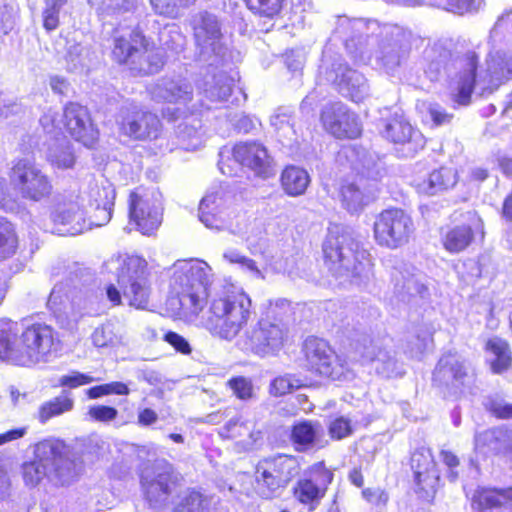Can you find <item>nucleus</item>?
Listing matches in <instances>:
<instances>
[{
    "instance_id": "obj_1",
    "label": "nucleus",
    "mask_w": 512,
    "mask_h": 512,
    "mask_svg": "<svg viewBox=\"0 0 512 512\" xmlns=\"http://www.w3.org/2000/svg\"><path fill=\"white\" fill-rule=\"evenodd\" d=\"M169 272L168 302L176 314L194 321L209 303L208 310L200 318V325L215 338L234 340L250 319V297L234 286L223 287L212 294V269L199 259L177 260Z\"/></svg>"
},
{
    "instance_id": "obj_2",
    "label": "nucleus",
    "mask_w": 512,
    "mask_h": 512,
    "mask_svg": "<svg viewBox=\"0 0 512 512\" xmlns=\"http://www.w3.org/2000/svg\"><path fill=\"white\" fill-rule=\"evenodd\" d=\"M334 33L357 65H369L388 76L398 77L408 63L412 34L403 27L387 24L380 28L376 21L342 16Z\"/></svg>"
},
{
    "instance_id": "obj_3",
    "label": "nucleus",
    "mask_w": 512,
    "mask_h": 512,
    "mask_svg": "<svg viewBox=\"0 0 512 512\" xmlns=\"http://www.w3.org/2000/svg\"><path fill=\"white\" fill-rule=\"evenodd\" d=\"M432 82L445 80L451 100L468 105L475 84L478 55L475 51L452 52L440 43L428 45L417 61Z\"/></svg>"
},
{
    "instance_id": "obj_4",
    "label": "nucleus",
    "mask_w": 512,
    "mask_h": 512,
    "mask_svg": "<svg viewBox=\"0 0 512 512\" xmlns=\"http://www.w3.org/2000/svg\"><path fill=\"white\" fill-rule=\"evenodd\" d=\"M393 279L395 280L394 293L396 297L411 307L420 306L424 310L421 320H412L402 344L404 354L418 359L432 344L433 334L437 329V325L431 319L435 311L426 301L429 295L425 283L426 276L412 268L411 271L407 269L404 272L394 273Z\"/></svg>"
},
{
    "instance_id": "obj_5",
    "label": "nucleus",
    "mask_w": 512,
    "mask_h": 512,
    "mask_svg": "<svg viewBox=\"0 0 512 512\" xmlns=\"http://www.w3.org/2000/svg\"><path fill=\"white\" fill-rule=\"evenodd\" d=\"M81 471V464L66 455L65 444L55 439L38 442L34 459L22 465L23 481L28 487L68 486Z\"/></svg>"
},
{
    "instance_id": "obj_6",
    "label": "nucleus",
    "mask_w": 512,
    "mask_h": 512,
    "mask_svg": "<svg viewBox=\"0 0 512 512\" xmlns=\"http://www.w3.org/2000/svg\"><path fill=\"white\" fill-rule=\"evenodd\" d=\"M104 269L109 273H116L117 284L120 290L110 284L106 288V295L114 305H120L122 296L129 306L136 309H145L150 296L149 272L147 261L138 255L112 256L104 263Z\"/></svg>"
},
{
    "instance_id": "obj_7",
    "label": "nucleus",
    "mask_w": 512,
    "mask_h": 512,
    "mask_svg": "<svg viewBox=\"0 0 512 512\" xmlns=\"http://www.w3.org/2000/svg\"><path fill=\"white\" fill-rule=\"evenodd\" d=\"M328 269L338 278L361 285L372 276V260L367 250L346 232L330 231L323 243Z\"/></svg>"
},
{
    "instance_id": "obj_8",
    "label": "nucleus",
    "mask_w": 512,
    "mask_h": 512,
    "mask_svg": "<svg viewBox=\"0 0 512 512\" xmlns=\"http://www.w3.org/2000/svg\"><path fill=\"white\" fill-rule=\"evenodd\" d=\"M338 158H346L351 168L361 175L358 183L343 184L340 191L344 208L350 213H357L376 197L379 168L364 149L355 146L343 147Z\"/></svg>"
},
{
    "instance_id": "obj_9",
    "label": "nucleus",
    "mask_w": 512,
    "mask_h": 512,
    "mask_svg": "<svg viewBox=\"0 0 512 512\" xmlns=\"http://www.w3.org/2000/svg\"><path fill=\"white\" fill-rule=\"evenodd\" d=\"M189 25L200 61L208 66H226L233 59L232 51L226 44L221 23L216 15L199 11L189 18Z\"/></svg>"
},
{
    "instance_id": "obj_10",
    "label": "nucleus",
    "mask_w": 512,
    "mask_h": 512,
    "mask_svg": "<svg viewBox=\"0 0 512 512\" xmlns=\"http://www.w3.org/2000/svg\"><path fill=\"white\" fill-rule=\"evenodd\" d=\"M318 77L335 86L337 91L353 102H362L370 94L365 76L351 68L341 56L332 57L324 50Z\"/></svg>"
},
{
    "instance_id": "obj_11",
    "label": "nucleus",
    "mask_w": 512,
    "mask_h": 512,
    "mask_svg": "<svg viewBox=\"0 0 512 512\" xmlns=\"http://www.w3.org/2000/svg\"><path fill=\"white\" fill-rule=\"evenodd\" d=\"M33 222L45 231L59 235H78L90 229V216L74 194L64 195L50 212L49 220L34 216Z\"/></svg>"
},
{
    "instance_id": "obj_12",
    "label": "nucleus",
    "mask_w": 512,
    "mask_h": 512,
    "mask_svg": "<svg viewBox=\"0 0 512 512\" xmlns=\"http://www.w3.org/2000/svg\"><path fill=\"white\" fill-rule=\"evenodd\" d=\"M9 180L14 190L24 200L41 202L48 199L53 192L51 178L31 158L14 160L10 168Z\"/></svg>"
},
{
    "instance_id": "obj_13",
    "label": "nucleus",
    "mask_w": 512,
    "mask_h": 512,
    "mask_svg": "<svg viewBox=\"0 0 512 512\" xmlns=\"http://www.w3.org/2000/svg\"><path fill=\"white\" fill-rule=\"evenodd\" d=\"M218 167L222 174L237 175L238 165L247 167L256 175L267 178L272 174L271 158L259 142H239L232 150H221Z\"/></svg>"
},
{
    "instance_id": "obj_14",
    "label": "nucleus",
    "mask_w": 512,
    "mask_h": 512,
    "mask_svg": "<svg viewBox=\"0 0 512 512\" xmlns=\"http://www.w3.org/2000/svg\"><path fill=\"white\" fill-rule=\"evenodd\" d=\"M20 355L14 359L18 366H32L47 362L60 349V340L54 329L44 323H34L20 336Z\"/></svg>"
},
{
    "instance_id": "obj_15",
    "label": "nucleus",
    "mask_w": 512,
    "mask_h": 512,
    "mask_svg": "<svg viewBox=\"0 0 512 512\" xmlns=\"http://www.w3.org/2000/svg\"><path fill=\"white\" fill-rule=\"evenodd\" d=\"M129 219L143 235H151L162 222L163 197L156 188L138 187L129 196Z\"/></svg>"
},
{
    "instance_id": "obj_16",
    "label": "nucleus",
    "mask_w": 512,
    "mask_h": 512,
    "mask_svg": "<svg viewBox=\"0 0 512 512\" xmlns=\"http://www.w3.org/2000/svg\"><path fill=\"white\" fill-rule=\"evenodd\" d=\"M415 227L411 216L400 208L383 210L373 225L375 242L384 248L397 249L406 245Z\"/></svg>"
},
{
    "instance_id": "obj_17",
    "label": "nucleus",
    "mask_w": 512,
    "mask_h": 512,
    "mask_svg": "<svg viewBox=\"0 0 512 512\" xmlns=\"http://www.w3.org/2000/svg\"><path fill=\"white\" fill-rule=\"evenodd\" d=\"M115 197L113 184L103 177L90 180L75 195V198L85 205L88 214L89 210H93L90 223L96 227H101L111 220Z\"/></svg>"
},
{
    "instance_id": "obj_18",
    "label": "nucleus",
    "mask_w": 512,
    "mask_h": 512,
    "mask_svg": "<svg viewBox=\"0 0 512 512\" xmlns=\"http://www.w3.org/2000/svg\"><path fill=\"white\" fill-rule=\"evenodd\" d=\"M302 350L305 365L312 372L332 380L346 378L348 370L345 364L325 340L309 337L304 341Z\"/></svg>"
},
{
    "instance_id": "obj_19",
    "label": "nucleus",
    "mask_w": 512,
    "mask_h": 512,
    "mask_svg": "<svg viewBox=\"0 0 512 512\" xmlns=\"http://www.w3.org/2000/svg\"><path fill=\"white\" fill-rule=\"evenodd\" d=\"M117 123L122 134L135 140H152L161 132V122L157 115L129 103L120 110Z\"/></svg>"
},
{
    "instance_id": "obj_20",
    "label": "nucleus",
    "mask_w": 512,
    "mask_h": 512,
    "mask_svg": "<svg viewBox=\"0 0 512 512\" xmlns=\"http://www.w3.org/2000/svg\"><path fill=\"white\" fill-rule=\"evenodd\" d=\"M286 331L280 323L261 319L248 329L241 340L242 349L264 356L279 351L284 343Z\"/></svg>"
},
{
    "instance_id": "obj_21",
    "label": "nucleus",
    "mask_w": 512,
    "mask_h": 512,
    "mask_svg": "<svg viewBox=\"0 0 512 512\" xmlns=\"http://www.w3.org/2000/svg\"><path fill=\"white\" fill-rule=\"evenodd\" d=\"M332 480V471L326 468L323 462L315 463L297 482L294 487V496L301 504L308 506L309 512H313L325 496Z\"/></svg>"
},
{
    "instance_id": "obj_22",
    "label": "nucleus",
    "mask_w": 512,
    "mask_h": 512,
    "mask_svg": "<svg viewBox=\"0 0 512 512\" xmlns=\"http://www.w3.org/2000/svg\"><path fill=\"white\" fill-rule=\"evenodd\" d=\"M140 483L150 504L156 505L165 501L176 486L172 466L165 460L156 461L142 470Z\"/></svg>"
},
{
    "instance_id": "obj_23",
    "label": "nucleus",
    "mask_w": 512,
    "mask_h": 512,
    "mask_svg": "<svg viewBox=\"0 0 512 512\" xmlns=\"http://www.w3.org/2000/svg\"><path fill=\"white\" fill-rule=\"evenodd\" d=\"M388 339L372 340L363 338L355 345L353 360L362 364H373L375 371L384 377H394L400 374L395 356L386 348Z\"/></svg>"
},
{
    "instance_id": "obj_24",
    "label": "nucleus",
    "mask_w": 512,
    "mask_h": 512,
    "mask_svg": "<svg viewBox=\"0 0 512 512\" xmlns=\"http://www.w3.org/2000/svg\"><path fill=\"white\" fill-rule=\"evenodd\" d=\"M234 214V209L228 204L227 194L221 187L209 191L199 205V220L209 229L231 228Z\"/></svg>"
},
{
    "instance_id": "obj_25",
    "label": "nucleus",
    "mask_w": 512,
    "mask_h": 512,
    "mask_svg": "<svg viewBox=\"0 0 512 512\" xmlns=\"http://www.w3.org/2000/svg\"><path fill=\"white\" fill-rule=\"evenodd\" d=\"M465 361L456 353L443 355L433 372V384L445 388L449 394L462 391V387L472 382Z\"/></svg>"
},
{
    "instance_id": "obj_26",
    "label": "nucleus",
    "mask_w": 512,
    "mask_h": 512,
    "mask_svg": "<svg viewBox=\"0 0 512 512\" xmlns=\"http://www.w3.org/2000/svg\"><path fill=\"white\" fill-rule=\"evenodd\" d=\"M321 121L326 131L336 138H356L361 134L357 115L342 102L327 104L321 112Z\"/></svg>"
},
{
    "instance_id": "obj_27",
    "label": "nucleus",
    "mask_w": 512,
    "mask_h": 512,
    "mask_svg": "<svg viewBox=\"0 0 512 512\" xmlns=\"http://www.w3.org/2000/svg\"><path fill=\"white\" fill-rule=\"evenodd\" d=\"M474 451L482 457L500 456L512 469V427L502 425L476 433Z\"/></svg>"
},
{
    "instance_id": "obj_28",
    "label": "nucleus",
    "mask_w": 512,
    "mask_h": 512,
    "mask_svg": "<svg viewBox=\"0 0 512 512\" xmlns=\"http://www.w3.org/2000/svg\"><path fill=\"white\" fill-rule=\"evenodd\" d=\"M416 493L424 500H431L437 489L439 474L429 449H417L411 456Z\"/></svg>"
},
{
    "instance_id": "obj_29",
    "label": "nucleus",
    "mask_w": 512,
    "mask_h": 512,
    "mask_svg": "<svg viewBox=\"0 0 512 512\" xmlns=\"http://www.w3.org/2000/svg\"><path fill=\"white\" fill-rule=\"evenodd\" d=\"M467 223L443 227L441 241L444 248L450 253H459L465 250L473 241L475 235L484 237V223L476 212H468Z\"/></svg>"
},
{
    "instance_id": "obj_30",
    "label": "nucleus",
    "mask_w": 512,
    "mask_h": 512,
    "mask_svg": "<svg viewBox=\"0 0 512 512\" xmlns=\"http://www.w3.org/2000/svg\"><path fill=\"white\" fill-rule=\"evenodd\" d=\"M87 297L82 289L72 285L71 280L56 283L52 288L47 307L60 318L62 315L75 316L86 308Z\"/></svg>"
},
{
    "instance_id": "obj_31",
    "label": "nucleus",
    "mask_w": 512,
    "mask_h": 512,
    "mask_svg": "<svg viewBox=\"0 0 512 512\" xmlns=\"http://www.w3.org/2000/svg\"><path fill=\"white\" fill-rule=\"evenodd\" d=\"M62 124L76 141L86 147L93 146L98 138V131L91 122L88 110L80 104L69 103L65 106Z\"/></svg>"
},
{
    "instance_id": "obj_32",
    "label": "nucleus",
    "mask_w": 512,
    "mask_h": 512,
    "mask_svg": "<svg viewBox=\"0 0 512 512\" xmlns=\"http://www.w3.org/2000/svg\"><path fill=\"white\" fill-rule=\"evenodd\" d=\"M382 134L394 144L401 145L405 157H413L425 146L422 133L403 117H394L386 122Z\"/></svg>"
},
{
    "instance_id": "obj_33",
    "label": "nucleus",
    "mask_w": 512,
    "mask_h": 512,
    "mask_svg": "<svg viewBox=\"0 0 512 512\" xmlns=\"http://www.w3.org/2000/svg\"><path fill=\"white\" fill-rule=\"evenodd\" d=\"M218 67L209 66L200 86L201 93L210 102L202 104L207 109L212 108L213 105L217 107L219 104L227 102L235 83V78L229 75L225 69L216 71Z\"/></svg>"
},
{
    "instance_id": "obj_34",
    "label": "nucleus",
    "mask_w": 512,
    "mask_h": 512,
    "mask_svg": "<svg viewBox=\"0 0 512 512\" xmlns=\"http://www.w3.org/2000/svg\"><path fill=\"white\" fill-rule=\"evenodd\" d=\"M113 58L118 63H128L133 66L142 48L146 47V38L142 33L131 27H117L113 32Z\"/></svg>"
},
{
    "instance_id": "obj_35",
    "label": "nucleus",
    "mask_w": 512,
    "mask_h": 512,
    "mask_svg": "<svg viewBox=\"0 0 512 512\" xmlns=\"http://www.w3.org/2000/svg\"><path fill=\"white\" fill-rule=\"evenodd\" d=\"M471 507L478 512H512V486H478L471 494Z\"/></svg>"
},
{
    "instance_id": "obj_36",
    "label": "nucleus",
    "mask_w": 512,
    "mask_h": 512,
    "mask_svg": "<svg viewBox=\"0 0 512 512\" xmlns=\"http://www.w3.org/2000/svg\"><path fill=\"white\" fill-rule=\"evenodd\" d=\"M149 93L151 98L157 102L186 106L192 100L193 87L183 77H163L149 88Z\"/></svg>"
},
{
    "instance_id": "obj_37",
    "label": "nucleus",
    "mask_w": 512,
    "mask_h": 512,
    "mask_svg": "<svg viewBox=\"0 0 512 512\" xmlns=\"http://www.w3.org/2000/svg\"><path fill=\"white\" fill-rule=\"evenodd\" d=\"M222 438H244L243 445L250 449L261 438V431L256 429V424L247 414H238L229 419L219 430Z\"/></svg>"
},
{
    "instance_id": "obj_38",
    "label": "nucleus",
    "mask_w": 512,
    "mask_h": 512,
    "mask_svg": "<svg viewBox=\"0 0 512 512\" xmlns=\"http://www.w3.org/2000/svg\"><path fill=\"white\" fill-rule=\"evenodd\" d=\"M456 183L457 173L449 167H442L432 171L427 177L413 180V186L419 194L423 195H435L454 187Z\"/></svg>"
},
{
    "instance_id": "obj_39",
    "label": "nucleus",
    "mask_w": 512,
    "mask_h": 512,
    "mask_svg": "<svg viewBox=\"0 0 512 512\" xmlns=\"http://www.w3.org/2000/svg\"><path fill=\"white\" fill-rule=\"evenodd\" d=\"M153 33H157V41L162 49L172 53H180L186 45V37L181 32L179 25L175 23L162 24L154 19L148 21Z\"/></svg>"
},
{
    "instance_id": "obj_40",
    "label": "nucleus",
    "mask_w": 512,
    "mask_h": 512,
    "mask_svg": "<svg viewBox=\"0 0 512 512\" xmlns=\"http://www.w3.org/2000/svg\"><path fill=\"white\" fill-rule=\"evenodd\" d=\"M487 362L493 373L501 374L507 371L512 363V355L506 341L494 337L486 343Z\"/></svg>"
},
{
    "instance_id": "obj_41",
    "label": "nucleus",
    "mask_w": 512,
    "mask_h": 512,
    "mask_svg": "<svg viewBox=\"0 0 512 512\" xmlns=\"http://www.w3.org/2000/svg\"><path fill=\"white\" fill-rule=\"evenodd\" d=\"M310 183L308 172L295 165L287 166L281 174V185L285 193L296 197L305 193Z\"/></svg>"
},
{
    "instance_id": "obj_42",
    "label": "nucleus",
    "mask_w": 512,
    "mask_h": 512,
    "mask_svg": "<svg viewBox=\"0 0 512 512\" xmlns=\"http://www.w3.org/2000/svg\"><path fill=\"white\" fill-rule=\"evenodd\" d=\"M265 460L260 461L255 471V490L262 498L274 497L285 485L278 481L277 475L272 472Z\"/></svg>"
},
{
    "instance_id": "obj_43",
    "label": "nucleus",
    "mask_w": 512,
    "mask_h": 512,
    "mask_svg": "<svg viewBox=\"0 0 512 512\" xmlns=\"http://www.w3.org/2000/svg\"><path fill=\"white\" fill-rule=\"evenodd\" d=\"M201 120L196 116H185L177 125L175 133L181 148L195 150L201 144Z\"/></svg>"
},
{
    "instance_id": "obj_44",
    "label": "nucleus",
    "mask_w": 512,
    "mask_h": 512,
    "mask_svg": "<svg viewBox=\"0 0 512 512\" xmlns=\"http://www.w3.org/2000/svg\"><path fill=\"white\" fill-rule=\"evenodd\" d=\"M322 433L318 422L299 421L292 428L291 440L298 451H304L311 448Z\"/></svg>"
},
{
    "instance_id": "obj_45",
    "label": "nucleus",
    "mask_w": 512,
    "mask_h": 512,
    "mask_svg": "<svg viewBox=\"0 0 512 512\" xmlns=\"http://www.w3.org/2000/svg\"><path fill=\"white\" fill-rule=\"evenodd\" d=\"M487 73L491 79L502 81L512 77V52L490 51L486 60Z\"/></svg>"
},
{
    "instance_id": "obj_46",
    "label": "nucleus",
    "mask_w": 512,
    "mask_h": 512,
    "mask_svg": "<svg viewBox=\"0 0 512 512\" xmlns=\"http://www.w3.org/2000/svg\"><path fill=\"white\" fill-rule=\"evenodd\" d=\"M91 340L97 348H116L125 344V338L119 326L107 322L95 328Z\"/></svg>"
},
{
    "instance_id": "obj_47",
    "label": "nucleus",
    "mask_w": 512,
    "mask_h": 512,
    "mask_svg": "<svg viewBox=\"0 0 512 512\" xmlns=\"http://www.w3.org/2000/svg\"><path fill=\"white\" fill-rule=\"evenodd\" d=\"M66 68L73 73H86L91 63L90 48L81 43L68 42L65 55Z\"/></svg>"
},
{
    "instance_id": "obj_48",
    "label": "nucleus",
    "mask_w": 512,
    "mask_h": 512,
    "mask_svg": "<svg viewBox=\"0 0 512 512\" xmlns=\"http://www.w3.org/2000/svg\"><path fill=\"white\" fill-rule=\"evenodd\" d=\"M264 460L269 465L268 468L277 475L278 481L285 486L299 474L300 466L298 460L293 456L278 455Z\"/></svg>"
},
{
    "instance_id": "obj_49",
    "label": "nucleus",
    "mask_w": 512,
    "mask_h": 512,
    "mask_svg": "<svg viewBox=\"0 0 512 512\" xmlns=\"http://www.w3.org/2000/svg\"><path fill=\"white\" fill-rule=\"evenodd\" d=\"M74 405L73 399L66 395L57 396L42 403L38 409L37 419L44 424L50 419L71 411Z\"/></svg>"
},
{
    "instance_id": "obj_50",
    "label": "nucleus",
    "mask_w": 512,
    "mask_h": 512,
    "mask_svg": "<svg viewBox=\"0 0 512 512\" xmlns=\"http://www.w3.org/2000/svg\"><path fill=\"white\" fill-rule=\"evenodd\" d=\"M20 350V338L18 339L17 331L13 325L9 324L7 327L0 329V359L16 365L14 358L20 355Z\"/></svg>"
},
{
    "instance_id": "obj_51",
    "label": "nucleus",
    "mask_w": 512,
    "mask_h": 512,
    "mask_svg": "<svg viewBox=\"0 0 512 512\" xmlns=\"http://www.w3.org/2000/svg\"><path fill=\"white\" fill-rule=\"evenodd\" d=\"M140 52L138 62H134L133 66L130 69L137 74L141 75H149L155 74L160 71V69L164 65V57L160 51H149L148 50V42L146 41V47L142 48Z\"/></svg>"
},
{
    "instance_id": "obj_52",
    "label": "nucleus",
    "mask_w": 512,
    "mask_h": 512,
    "mask_svg": "<svg viewBox=\"0 0 512 512\" xmlns=\"http://www.w3.org/2000/svg\"><path fill=\"white\" fill-rule=\"evenodd\" d=\"M17 247L18 239L13 224L0 217V261L12 257Z\"/></svg>"
},
{
    "instance_id": "obj_53",
    "label": "nucleus",
    "mask_w": 512,
    "mask_h": 512,
    "mask_svg": "<svg viewBox=\"0 0 512 512\" xmlns=\"http://www.w3.org/2000/svg\"><path fill=\"white\" fill-rule=\"evenodd\" d=\"M205 498L196 491H187L179 495L171 512H203Z\"/></svg>"
},
{
    "instance_id": "obj_54",
    "label": "nucleus",
    "mask_w": 512,
    "mask_h": 512,
    "mask_svg": "<svg viewBox=\"0 0 512 512\" xmlns=\"http://www.w3.org/2000/svg\"><path fill=\"white\" fill-rule=\"evenodd\" d=\"M48 161L57 168L67 169L74 165L75 157L67 141H62L55 147H51L48 153Z\"/></svg>"
},
{
    "instance_id": "obj_55",
    "label": "nucleus",
    "mask_w": 512,
    "mask_h": 512,
    "mask_svg": "<svg viewBox=\"0 0 512 512\" xmlns=\"http://www.w3.org/2000/svg\"><path fill=\"white\" fill-rule=\"evenodd\" d=\"M68 0H45L42 11L43 27L51 32L58 28L60 23V13Z\"/></svg>"
},
{
    "instance_id": "obj_56",
    "label": "nucleus",
    "mask_w": 512,
    "mask_h": 512,
    "mask_svg": "<svg viewBox=\"0 0 512 512\" xmlns=\"http://www.w3.org/2000/svg\"><path fill=\"white\" fill-rule=\"evenodd\" d=\"M427 3L441 7L457 14L475 12L479 10L483 0H425Z\"/></svg>"
},
{
    "instance_id": "obj_57",
    "label": "nucleus",
    "mask_w": 512,
    "mask_h": 512,
    "mask_svg": "<svg viewBox=\"0 0 512 512\" xmlns=\"http://www.w3.org/2000/svg\"><path fill=\"white\" fill-rule=\"evenodd\" d=\"M248 9L254 14L273 18L278 15L284 5L285 0H244Z\"/></svg>"
},
{
    "instance_id": "obj_58",
    "label": "nucleus",
    "mask_w": 512,
    "mask_h": 512,
    "mask_svg": "<svg viewBox=\"0 0 512 512\" xmlns=\"http://www.w3.org/2000/svg\"><path fill=\"white\" fill-rule=\"evenodd\" d=\"M196 0H150V3L159 15L177 18L180 10L193 4Z\"/></svg>"
},
{
    "instance_id": "obj_59",
    "label": "nucleus",
    "mask_w": 512,
    "mask_h": 512,
    "mask_svg": "<svg viewBox=\"0 0 512 512\" xmlns=\"http://www.w3.org/2000/svg\"><path fill=\"white\" fill-rule=\"evenodd\" d=\"M223 257L228 262L237 264L243 271L249 273L253 277L263 278L262 272L257 267L255 261L242 255L239 251L229 249L224 252Z\"/></svg>"
},
{
    "instance_id": "obj_60",
    "label": "nucleus",
    "mask_w": 512,
    "mask_h": 512,
    "mask_svg": "<svg viewBox=\"0 0 512 512\" xmlns=\"http://www.w3.org/2000/svg\"><path fill=\"white\" fill-rule=\"evenodd\" d=\"M303 381L291 374L279 376L270 383V393L274 396H283L303 386Z\"/></svg>"
},
{
    "instance_id": "obj_61",
    "label": "nucleus",
    "mask_w": 512,
    "mask_h": 512,
    "mask_svg": "<svg viewBox=\"0 0 512 512\" xmlns=\"http://www.w3.org/2000/svg\"><path fill=\"white\" fill-rule=\"evenodd\" d=\"M483 405L486 410L497 418H512V404L507 403L498 395L488 396L485 398Z\"/></svg>"
},
{
    "instance_id": "obj_62",
    "label": "nucleus",
    "mask_w": 512,
    "mask_h": 512,
    "mask_svg": "<svg viewBox=\"0 0 512 512\" xmlns=\"http://www.w3.org/2000/svg\"><path fill=\"white\" fill-rule=\"evenodd\" d=\"M227 385L232 390L233 394L241 400L251 399L254 395L252 380L247 377H233L228 381Z\"/></svg>"
},
{
    "instance_id": "obj_63",
    "label": "nucleus",
    "mask_w": 512,
    "mask_h": 512,
    "mask_svg": "<svg viewBox=\"0 0 512 512\" xmlns=\"http://www.w3.org/2000/svg\"><path fill=\"white\" fill-rule=\"evenodd\" d=\"M20 209L21 203L9 192L6 179L0 176V210L18 213Z\"/></svg>"
},
{
    "instance_id": "obj_64",
    "label": "nucleus",
    "mask_w": 512,
    "mask_h": 512,
    "mask_svg": "<svg viewBox=\"0 0 512 512\" xmlns=\"http://www.w3.org/2000/svg\"><path fill=\"white\" fill-rule=\"evenodd\" d=\"M511 15V12L502 14L491 29L489 35V44H491L493 48L495 47L496 43L503 41L505 33L509 28Z\"/></svg>"
}]
</instances>
